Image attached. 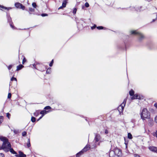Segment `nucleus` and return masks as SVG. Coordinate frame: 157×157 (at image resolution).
Here are the masks:
<instances>
[{"label":"nucleus","mask_w":157,"mask_h":157,"mask_svg":"<svg viewBox=\"0 0 157 157\" xmlns=\"http://www.w3.org/2000/svg\"><path fill=\"white\" fill-rule=\"evenodd\" d=\"M141 118L143 121L145 120L146 119H150V113L146 108H144L140 114Z\"/></svg>","instance_id":"nucleus-1"},{"label":"nucleus","mask_w":157,"mask_h":157,"mask_svg":"<svg viewBox=\"0 0 157 157\" xmlns=\"http://www.w3.org/2000/svg\"><path fill=\"white\" fill-rule=\"evenodd\" d=\"M114 155H116L118 157L121 155V151L118 148L115 149L114 151H111L109 153V157H113Z\"/></svg>","instance_id":"nucleus-2"},{"label":"nucleus","mask_w":157,"mask_h":157,"mask_svg":"<svg viewBox=\"0 0 157 157\" xmlns=\"http://www.w3.org/2000/svg\"><path fill=\"white\" fill-rule=\"evenodd\" d=\"M0 140L3 142L2 147L4 148V151H8V149L5 147L8 145H10V143L8 142V140L6 137L2 136H0Z\"/></svg>","instance_id":"nucleus-3"},{"label":"nucleus","mask_w":157,"mask_h":157,"mask_svg":"<svg viewBox=\"0 0 157 157\" xmlns=\"http://www.w3.org/2000/svg\"><path fill=\"white\" fill-rule=\"evenodd\" d=\"M131 34H132L136 35L138 37V41L140 42L143 40L144 38V35L141 33H139L136 31H131L130 32Z\"/></svg>","instance_id":"nucleus-4"},{"label":"nucleus","mask_w":157,"mask_h":157,"mask_svg":"<svg viewBox=\"0 0 157 157\" xmlns=\"http://www.w3.org/2000/svg\"><path fill=\"white\" fill-rule=\"evenodd\" d=\"M127 98H126L124 100L123 102L122 103L121 105L118 107V110L120 113L123 112L127 101Z\"/></svg>","instance_id":"nucleus-5"},{"label":"nucleus","mask_w":157,"mask_h":157,"mask_svg":"<svg viewBox=\"0 0 157 157\" xmlns=\"http://www.w3.org/2000/svg\"><path fill=\"white\" fill-rule=\"evenodd\" d=\"M5 147L6 148H7L8 149V151H5V152H7L10 151L13 154L15 155L17 154V153L12 148H11V145L10 143V145H8L6 146Z\"/></svg>","instance_id":"nucleus-6"},{"label":"nucleus","mask_w":157,"mask_h":157,"mask_svg":"<svg viewBox=\"0 0 157 157\" xmlns=\"http://www.w3.org/2000/svg\"><path fill=\"white\" fill-rule=\"evenodd\" d=\"M103 139H102L100 135L96 134L95 135L94 140L95 142H98V141L102 142L103 141Z\"/></svg>","instance_id":"nucleus-7"},{"label":"nucleus","mask_w":157,"mask_h":157,"mask_svg":"<svg viewBox=\"0 0 157 157\" xmlns=\"http://www.w3.org/2000/svg\"><path fill=\"white\" fill-rule=\"evenodd\" d=\"M15 6L16 8H20L23 10H24L25 8V7L24 6L19 2H17L15 3Z\"/></svg>","instance_id":"nucleus-8"},{"label":"nucleus","mask_w":157,"mask_h":157,"mask_svg":"<svg viewBox=\"0 0 157 157\" xmlns=\"http://www.w3.org/2000/svg\"><path fill=\"white\" fill-rule=\"evenodd\" d=\"M29 13L30 14H38V13L35 12V10L34 8H29Z\"/></svg>","instance_id":"nucleus-9"},{"label":"nucleus","mask_w":157,"mask_h":157,"mask_svg":"<svg viewBox=\"0 0 157 157\" xmlns=\"http://www.w3.org/2000/svg\"><path fill=\"white\" fill-rule=\"evenodd\" d=\"M19 154L15 155V156L17 157H26V155L21 151H19Z\"/></svg>","instance_id":"nucleus-10"},{"label":"nucleus","mask_w":157,"mask_h":157,"mask_svg":"<svg viewBox=\"0 0 157 157\" xmlns=\"http://www.w3.org/2000/svg\"><path fill=\"white\" fill-rule=\"evenodd\" d=\"M90 147L89 145L87 144L86 146L82 150V151L84 152H86L90 149Z\"/></svg>","instance_id":"nucleus-11"},{"label":"nucleus","mask_w":157,"mask_h":157,"mask_svg":"<svg viewBox=\"0 0 157 157\" xmlns=\"http://www.w3.org/2000/svg\"><path fill=\"white\" fill-rule=\"evenodd\" d=\"M149 149L151 151L157 153V147L154 146H150L149 147Z\"/></svg>","instance_id":"nucleus-12"},{"label":"nucleus","mask_w":157,"mask_h":157,"mask_svg":"<svg viewBox=\"0 0 157 157\" xmlns=\"http://www.w3.org/2000/svg\"><path fill=\"white\" fill-rule=\"evenodd\" d=\"M140 98V96L137 94H135L134 95L132 98V99H139Z\"/></svg>","instance_id":"nucleus-13"},{"label":"nucleus","mask_w":157,"mask_h":157,"mask_svg":"<svg viewBox=\"0 0 157 157\" xmlns=\"http://www.w3.org/2000/svg\"><path fill=\"white\" fill-rule=\"evenodd\" d=\"M7 18L8 21L10 23L12 22V19L11 18L10 16V15L8 14H7Z\"/></svg>","instance_id":"nucleus-14"},{"label":"nucleus","mask_w":157,"mask_h":157,"mask_svg":"<svg viewBox=\"0 0 157 157\" xmlns=\"http://www.w3.org/2000/svg\"><path fill=\"white\" fill-rule=\"evenodd\" d=\"M49 111H47L45 110H42L41 111L40 113L42 115H43V116L44 115V114H46L48 113L49 112Z\"/></svg>","instance_id":"nucleus-15"},{"label":"nucleus","mask_w":157,"mask_h":157,"mask_svg":"<svg viewBox=\"0 0 157 157\" xmlns=\"http://www.w3.org/2000/svg\"><path fill=\"white\" fill-rule=\"evenodd\" d=\"M24 67V66L21 65V64H20L19 65H18V66H17V70H16L17 71H19L23 67Z\"/></svg>","instance_id":"nucleus-16"},{"label":"nucleus","mask_w":157,"mask_h":157,"mask_svg":"<svg viewBox=\"0 0 157 157\" xmlns=\"http://www.w3.org/2000/svg\"><path fill=\"white\" fill-rule=\"evenodd\" d=\"M83 153V152L81 150L76 154V157H79Z\"/></svg>","instance_id":"nucleus-17"},{"label":"nucleus","mask_w":157,"mask_h":157,"mask_svg":"<svg viewBox=\"0 0 157 157\" xmlns=\"http://www.w3.org/2000/svg\"><path fill=\"white\" fill-rule=\"evenodd\" d=\"M27 145L28 147H30L31 146L30 140L29 138L28 139V141L27 143Z\"/></svg>","instance_id":"nucleus-18"},{"label":"nucleus","mask_w":157,"mask_h":157,"mask_svg":"<svg viewBox=\"0 0 157 157\" xmlns=\"http://www.w3.org/2000/svg\"><path fill=\"white\" fill-rule=\"evenodd\" d=\"M67 4V1L66 0H64L62 4V6L64 8L66 6V5Z\"/></svg>","instance_id":"nucleus-19"},{"label":"nucleus","mask_w":157,"mask_h":157,"mask_svg":"<svg viewBox=\"0 0 157 157\" xmlns=\"http://www.w3.org/2000/svg\"><path fill=\"white\" fill-rule=\"evenodd\" d=\"M0 7H1V8H3V9H7V10H9V9H11V7L7 8V7H4V6H2L1 5H0Z\"/></svg>","instance_id":"nucleus-20"},{"label":"nucleus","mask_w":157,"mask_h":157,"mask_svg":"<svg viewBox=\"0 0 157 157\" xmlns=\"http://www.w3.org/2000/svg\"><path fill=\"white\" fill-rule=\"evenodd\" d=\"M132 10H136L137 11H140V9L138 8H135V7H132L131 8Z\"/></svg>","instance_id":"nucleus-21"},{"label":"nucleus","mask_w":157,"mask_h":157,"mask_svg":"<svg viewBox=\"0 0 157 157\" xmlns=\"http://www.w3.org/2000/svg\"><path fill=\"white\" fill-rule=\"evenodd\" d=\"M149 125L150 126L153 125V120H149Z\"/></svg>","instance_id":"nucleus-22"},{"label":"nucleus","mask_w":157,"mask_h":157,"mask_svg":"<svg viewBox=\"0 0 157 157\" xmlns=\"http://www.w3.org/2000/svg\"><path fill=\"white\" fill-rule=\"evenodd\" d=\"M129 94L131 96L134 95V91L133 90H131L129 92Z\"/></svg>","instance_id":"nucleus-23"},{"label":"nucleus","mask_w":157,"mask_h":157,"mask_svg":"<svg viewBox=\"0 0 157 157\" xmlns=\"http://www.w3.org/2000/svg\"><path fill=\"white\" fill-rule=\"evenodd\" d=\"M128 137L129 139H132V134L130 133H128Z\"/></svg>","instance_id":"nucleus-24"},{"label":"nucleus","mask_w":157,"mask_h":157,"mask_svg":"<svg viewBox=\"0 0 157 157\" xmlns=\"http://www.w3.org/2000/svg\"><path fill=\"white\" fill-rule=\"evenodd\" d=\"M31 121L33 122H34L36 121V118L33 117H32L31 118Z\"/></svg>","instance_id":"nucleus-25"},{"label":"nucleus","mask_w":157,"mask_h":157,"mask_svg":"<svg viewBox=\"0 0 157 157\" xmlns=\"http://www.w3.org/2000/svg\"><path fill=\"white\" fill-rule=\"evenodd\" d=\"M152 135L154 136H155L157 138V131L153 132L152 133Z\"/></svg>","instance_id":"nucleus-26"},{"label":"nucleus","mask_w":157,"mask_h":157,"mask_svg":"<svg viewBox=\"0 0 157 157\" xmlns=\"http://www.w3.org/2000/svg\"><path fill=\"white\" fill-rule=\"evenodd\" d=\"M51 68H48L47 71H46V73H48V74H49L50 73V72H51Z\"/></svg>","instance_id":"nucleus-27"},{"label":"nucleus","mask_w":157,"mask_h":157,"mask_svg":"<svg viewBox=\"0 0 157 157\" xmlns=\"http://www.w3.org/2000/svg\"><path fill=\"white\" fill-rule=\"evenodd\" d=\"M51 107L49 106H46L44 108V109L45 110H48L51 109Z\"/></svg>","instance_id":"nucleus-28"},{"label":"nucleus","mask_w":157,"mask_h":157,"mask_svg":"<svg viewBox=\"0 0 157 157\" xmlns=\"http://www.w3.org/2000/svg\"><path fill=\"white\" fill-rule=\"evenodd\" d=\"M32 6L34 8H36V7H37V6H36V3H35V2H33V3L32 4Z\"/></svg>","instance_id":"nucleus-29"},{"label":"nucleus","mask_w":157,"mask_h":157,"mask_svg":"<svg viewBox=\"0 0 157 157\" xmlns=\"http://www.w3.org/2000/svg\"><path fill=\"white\" fill-rule=\"evenodd\" d=\"M11 81H17V78H16L13 77H12L11 79Z\"/></svg>","instance_id":"nucleus-30"},{"label":"nucleus","mask_w":157,"mask_h":157,"mask_svg":"<svg viewBox=\"0 0 157 157\" xmlns=\"http://www.w3.org/2000/svg\"><path fill=\"white\" fill-rule=\"evenodd\" d=\"M53 60L52 59L51 61V63H50L49 65L50 67L52 66L53 64Z\"/></svg>","instance_id":"nucleus-31"},{"label":"nucleus","mask_w":157,"mask_h":157,"mask_svg":"<svg viewBox=\"0 0 157 157\" xmlns=\"http://www.w3.org/2000/svg\"><path fill=\"white\" fill-rule=\"evenodd\" d=\"M3 120V117L1 116L0 117V124L2 123Z\"/></svg>","instance_id":"nucleus-32"},{"label":"nucleus","mask_w":157,"mask_h":157,"mask_svg":"<svg viewBox=\"0 0 157 157\" xmlns=\"http://www.w3.org/2000/svg\"><path fill=\"white\" fill-rule=\"evenodd\" d=\"M26 134H27V132H25V131L23 132L22 133V136H25L26 135Z\"/></svg>","instance_id":"nucleus-33"},{"label":"nucleus","mask_w":157,"mask_h":157,"mask_svg":"<svg viewBox=\"0 0 157 157\" xmlns=\"http://www.w3.org/2000/svg\"><path fill=\"white\" fill-rule=\"evenodd\" d=\"M97 29H103V27L101 26L97 27Z\"/></svg>","instance_id":"nucleus-34"},{"label":"nucleus","mask_w":157,"mask_h":157,"mask_svg":"<svg viewBox=\"0 0 157 157\" xmlns=\"http://www.w3.org/2000/svg\"><path fill=\"white\" fill-rule=\"evenodd\" d=\"M26 59H25V58L24 57L23 59V60H22V64H24V63L26 62Z\"/></svg>","instance_id":"nucleus-35"},{"label":"nucleus","mask_w":157,"mask_h":157,"mask_svg":"<svg viewBox=\"0 0 157 157\" xmlns=\"http://www.w3.org/2000/svg\"><path fill=\"white\" fill-rule=\"evenodd\" d=\"M10 27L13 29H15V27L12 24V22L10 23Z\"/></svg>","instance_id":"nucleus-36"},{"label":"nucleus","mask_w":157,"mask_h":157,"mask_svg":"<svg viewBox=\"0 0 157 157\" xmlns=\"http://www.w3.org/2000/svg\"><path fill=\"white\" fill-rule=\"evenodd\" d=\"M85 6L86 7H88L89 6V5L88 3L86 2L85 3Z\"/></svg>","instance_id":"nucleus-37"},{"label":"nucleus","mask_w":157,"mask_h":157,"mask_svg":"<svg viewBox=\"0 0 157 157\" xmlns=\"http://www.w3.org/2000/svg\"><path fill=\"white\" fill-rule=\"evenodd\" d=\"M11 97V94L10 93H9L8 95V98H10Z\"/></svg>","instance_id":"nucleus-38"},{"label":"nucleus","mask_w":157,"mask_h":157,"mask_svg":"<svg viewBox=\"0 0 157 157\" xmlns=\"http://www.w3.org/2000/svg\"><path fill=\"white\" fill-rule=\"evenodd\" d=\"M77 11V9L76 8L74 9L73 11V13L74 14H75Z\"/></svg>","instance_id":"nucleus-39"},{"label":"nucleus","mask_w":157,"mask_h":157,"mask_svg":"<svg viewBox=\"0 0 157 157\" xmlns=\"http://www.w3.org/2000/svg\"><path fill=\"white\" fill-rule=\"evenodd\" d=\"M13 65H10L8 67V68L9 70H10L12 67Z\"/></svg>","instance_id":"nucleus-40"},{"label":"nucleus","mask_w":157,"mask_h":157,"mask_svg":"<svg viewBox=\"0 0 157 157\" xmlns=\"http://www.w3.org/2000/svg\"><path fill=\"white\" fill-rule=\"evenodd\" d=\"M41 15L42 17H44V16H48V14H46V13H42V14H41Z\"/></svg>","instance_id":"nucleus-41"},{"label":"nucleus","mask_w":157,"mask_h":157,"mask_svg":"<svg viewBox=\"0 0 157 157\" xmlns=\"http://www.w3.org/2000/svg\"><path fill=\"white\" fill-rule=\"evenodd\" d=\"M155 123H157V115L155 117Z\"/></svg>","instance_id":"nucleus-42"},{"label":"nucleus","mask_w":157,"mask_h":157,"mask_svg":"<svg viewBox=\"0 0 157 157\" xmlns=\"http://www.w3.org/2000/svg\"><path fill=\"white\" fill-rule=\"evenodd\" d=\"M96 27V25H94L93 26L91 27L92 29H94Z\"/></svg>","instance_id":"nucleus-43"},{"label":"nucleus","mask_w":157,"mask_h":157,"mask_svg":"<svg viewBox=\"0 0 157 157\" xmlns=\"http://www.w3.org/2000/svg\"><path fill=\"white\" fill-rule=\"evenodd\" d=\"M10 115L9 113H6V116L9 118V117L10 116Z\"/></svg>","instance_id":"nucleus-44"},{"label":"nucleus","mask_w":157,"mask_h":157,"mask_svg":"<svg viewBox=\"0 0 157 157\" xmlns=\"http://www.w3.org/2000/svg\"><path fill=\"white\" fill-rule=\"evenodd\" d=\"M4 155L3 154H0V157H4Z\"/></svg>","instance_id":"nucleus-45"},{"label":"nucleus","mask_w":157,"mask_h":157,"mask_svg":"<svg viewBox=\"0 0 157 157\" xmlns=\"http://www.w3.org/2000/svg\"><path fill=\"white\" fill-rule=\"evenodd\" d=\"M96 147V145L95 144L94 145H93L92 148H95Z\"/></svg>","instance_id":"nucleus-46"},{"label":"nucleus","mask_w":157,"mask_h":157,"mask_svg":"<svg viewBox=\"0 0 157 157\" xmlns=\"http://www.w3.org/2000/svg\"><path fill=\"white\" fill-rule=\"evenodd\" d=\"M43 116V115H42L37 120V121H39L40 119Z\"/></svg>","instance_id":"nucleus-47"},{"label":"nucleus","mask_w":157,"mask_h":157,"mask_svg":"<svg viewBox=\"0 0 157 157\" xmlns=\"http://www.w3.org/2000/svg\"><path fill=\"white\" fill-rule=\"evenodd\" d=\"M134 156L135 157H139V155H138L134 154Z\"/></svg>","instance_id":"nucleus-48"},{"label":"nucleus","mask_w":157,"mask_h":157,"mask_svg":"<svg viewBox=\"0 0 157 157\" xmlns=\"http://www.w3.org/2000/svg\"><path fill=\"white\" fill-rule=\"evenodd\" d=\"M15 133V134H17L18 132V131L17 130H14L13 131Z\"/></svg>","instance_id":"nucleus-49"},{"label":"nucleus","mask_w":157,"mask_h":157,"mask_svg":"<svg viewBox=\"0 0 157 157\" xmlns=\"http://www.w3.org/2000/svg\"><path fill=\"white\" fill-rule=\"evenodd\" d=\"M1 149H3L4 150V148L2 147V146H0V150Z\"/></svg>","instance_id":"nucleus-50"},{"label":"nucleus","mask_w":157,"mask_h":157,"mask_svg":"<svg viewBox=\"0 0 157 157\" xmlns=\"http://www.w3.org/2000/svg\"><path fill=\"white\" fill-rule=\"evenodd\" d=\"M105 134H107L108 133V131L107 130H105Z\"/></svg>","instance_id":"nucleus-51"},{"label":"nucleus","mask_w":157,"mask_h":157,"mask_svg":"<svg viewBox=\"0 0 157 157\" xmlns=\"http://www.w3.org/2000/svg\"><path fill=\"white\" fill-rule=\"evenodd\" d=\"M63 8V7L62 6H60L59 7V8L58 9H62V8Z\"/></svg>","instance_id":"nucleus-52"},{"label":"nucleus","mask_w":157,"mask_h":157,"mask_svg":"<svg viewBox=\"0 0 157 157\" xmlns=\"http://www.w3.org/2000/svg\"><path fill=\"white\" fill-rule=\"evenodd\" d=\"M155 106L157 108V103H155L154 104Z\"/></svg>","instance_id":"nucleus-53"},{"label":"nucleus","mask_w":157,"mask_h":157,"mask_svg":"<svg viewBox=\"0 0 157 157\" xmlns=\"http://www.w3.org/2000/svg\"><path fill=\"white\" fill-rule=\"evenodd\" d=\"M156 19V18L155 19H154L152 21L154 22L155 21Z\"/></svg>","instance_id":"nucleus-54"},{"label":"nucleus","mask_w":157,"mask_h":157,"mask_svg":"<svg viewBox=\"0 0 157 157\" xmlns=\"http://www.w3.org/2000/svg\"><path fill=\"white\" fill-rule=\"evenodd\" d=\"M36 113H34V114L35 116H37V115H36Z\"/></svg>","instance_id":"nucleus-55"},{"label":"nucleus","mask_w":157,"mask_h":157,"mask_svg":"<svg viewBox=\"0 0 157 157\" xmlns=\"http://www.w3.org/2000/svg\"><path fill=\"white\" fill-rule=\"evenodd\" d=\"M33 67H35V66H36V65H35V64H34V65H33Z\"/></svg>","instance_id":"nucleus-56"},{"label":"nucleus","mask_w":157,"mask_h":157,"mask_svg":"<svg viewBox=\"0 0 157 157\" xmlns=\"http://www.w3.org/2000/svg\"><path fill=\"white\" fill-rule=\"evenodd\" d=\"M156 19H157V13L156 14Z\"/></svg>","instance_id":"nucleus-57"},{"label":"nucleus","mask_w":157,"mask_h":157,"mask_svg":"<svg viewBox=\"0 0 157 157\" xmlns=\"http://www.w3.org/2000/svg\"><path fill=\"white\" fill-rule=\"evenodd\" d=\"M111 156H113V153L111 154Z\"/></svg>","instance_id":"nucleus-58"},{"label":"nucleus","mask_w":157,"mask_h":157,"mask_svg":"<svg viewBox=\"0 0 157 157\" xmlns=\"http://www.w3.org/2000/svg\"><path fill=\"white\" fill-rule=\"evenodd\" d=\"M76 21L77 22V19H76Z\"/></svg>","instance_id":"nucleus-59"}]
</instances>
